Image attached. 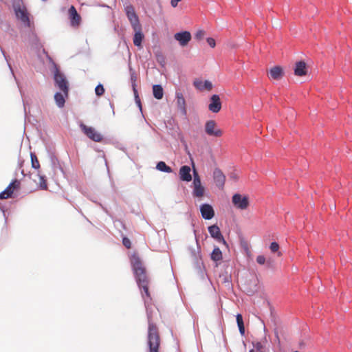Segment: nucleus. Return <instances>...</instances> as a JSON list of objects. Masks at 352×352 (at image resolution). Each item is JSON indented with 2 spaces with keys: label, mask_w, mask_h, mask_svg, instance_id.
I'll return each mask as SVG.
<instances>
[{
  "label": "nucleus",
  "mask_w": 352,
  "mask_h": 352,
  "mask_svg": "<svg viewBox=\"0 0 352 352\" xmlns=\"http://www.w3.org/2000/svg\"><path fill=\"white\" fill-rule=\"evenodd\" d=\"M148 317V346L149 352H159L160 345V336L159 329L153 322V317L151 311L147 312Z\"/></svg>",
  "instance_id": "nucleus-1"
},
{
  "label": "nucleus",
  "mask_w": 352,
  "mask_h": 352,
  "mask_svg": "<svg viewBox=\"0 0 352 352\" xmlns=\"http://www.w3.org/2000/svg\"><path fill=\"white\" fill-rule=\"evenodd\" d=\"M132 265L139 287L144 290V294L148 298H150V294L148 292V279L145 268L139 258H133L132 260Z\"/></svg>",
  "instance_id": "nucleus-2"
},
{
  "label": "nucleus",
  "mask_w": 352,
  "mask_h": 352,
  "mask_svg": "<svg viewBox=\"0 0 352 352\" xmlns=\"http://www.w3.org/2000/svg\"><path fill=\"white\" fill-rule=\"evenodd\" d=\"M13 8L16 18L19 19L25 26L30 27V14L26 8L23 6L22 1L14 0Z\"/></svg>",
  "instance_id": "nucleus-3"
},
{
  "label": "nucleus",
  "mask_w": 352,
  "mask_h": 352,
  "mask_svg": "<svg viewBox=\"0 0 352 352\" xmlns=\"http://www.w3.org/2000/svg\"><path fill=\"white\" fill-rule=\"evenodd\" d=\"M191 162L193 173V182L192 184V195L195 197L201 198L204 195L205 187L201 184L200 176L195 168V163L192 160H191Z\"/></svg>",
  "instance_id": "nucleus-4"
},
{
  "label": "nucleus",
  "mask_w": 352,
  "mask_h": 352,
  "mask_svg": "<svg viewBox=\"0 0 352 352\" xmlns=\"http://www.w3.org/2000/svg\"><path fill=\"white\" fill-rule=\"evenodd\" d=\"M232 201L233 205L240 210H246L249 206V198L246 195L236 193L232 196Z\"/></svg>",
  "instance_id": "nucleus-5"
},
{
  "label": "nucleus",
  "mask_w": 352,
  "mask_h": 352,
  "mask_svg": "<svg viewBox=\"0 0 352 352\" xmlns=\"http://www.w3.org/2000/svg\"><path fill=\"white\" fill-rule=\"evenodd\" d=\"M54 80L57 87L61 90L64 94L67 96H68V82L62 73L59 71H56L54 74Z\"/></svg>",
  "instance_id": "nucleus-6"
},
{
  "label": "nucleus",
  "mask_w": 352,
  "mask_h": 352,
  "mask_svg": "<svg viewBox=\"0 0 352 352\" xmlns=\"http://www.w3.org/2000/svg\"><path fill=\"white\" fill-rule=\"evenodd\" d=\"M21 182L18 179L12 181L8 187L0 193V199H6L12 197V194L15 190H18L20 188Z\"/></svg>",
  "instance_id": "nucleus-7"
},
{
  "label": "nucleus",
  "mask_w": 352,
  "mask_h": 352,
  "mask_svg": "<svg viewBox=\"0 0 352 352\" xmlns=\"http://www.w3.org/2000/svg\"><path fill=\"white\" fill-rule=\"evenodd\" d=\"M80 126L84 133L93 141L99 142L102 140V135L94 128L87 126L84 124H81Z\"/></svg>",
  "instance_id": "nucleus-8"
},
{
  "label": "nucleus",
  "mask_w": 352,
  "mask_h": 352,
  "mask_svg": "<svg viewBox=\"0 0 352 352\" xmlns=\"http://www.w3.org/2000/svg\"><path fill=\"white\" fill-rule=\"evenodd\" d=\"M205 131L210 136L221 137L223 135V131L217 126L214 120H208L205 124Z\"/></svg>",
  "instance_id": "nucleus-9"
},
{
  "label": "nucleus",
  "mask_w": 352,
  "mask_h": 352,
  "mask_svg": "<svg viewBox=\"0 0 352 352\" xmlns=\"http://www.w3.org/2000/svg\"><path fill=\"white\" fill-rule=\"evenodd\" d=\"M125 12L126 16L131 24L132 28L141 25L140 23L139 18L136 14L135 9L133 6H127L125 8Z\"/></svg>",
  "instance_id": "nucleus-10"
},
{
  "label": "nucleus",
  "mask_w": 352,
  "mask_h": 352,
  "mask_svg": "<svg viewBox=\"0 0 352 352\" xmlns=\"http://www.w3.org/2000/svg\"><path fill=\"white\" fill-rule=\"evenodd\" d=\"M191 38V34L188 31H183L174 34V38L179 42L182 47L186 46Z\"/></svg>",
  "instance_id": "nucleus-11"
},
{
  "label": "nucleus",
  "mask_w": 352,
  "mask_h": 352,
  "mask_svg": "<svg viewBox=\"0 0 352 352\" xmlns=\"http://www.w3.org/2000/svg\"><path fill=\"white\" fill-rule=\"evenodd\" d=\"M68 14L71 25L74 28L78 27L81 22V17L74 6L69 8Z\"/></svg>",
  "instance_id": "nucleus-12"
},
{
  "label": "nucleus",
  "mask_w": 352,
  "mask_h": 352,
  "mask_svg": "<svg viewBox=\"0 0 352 352\" xmlns=\"http://www.w3.org/2000/svg\"><path fill=\"white\" fill-rule=\"evenodd\" d=\"M213 179L217 187L223 189L226 182V176L223 172L218 168L213 171Z\"/></svg>",
  "instance_id": "nucleus-13"
},
{
  "label": "nucleus",
  "mask_w": 352,
  "mask_h": 352,
  "mask_svg": "<svg viewBox=\"0 0 352 352\" xmlns=\"http://www.w3.org/2000/svg\"><path fill=\"white\" fill-rule=\"evenodd\" d=\"M221 109V102L219 95L214 94L210 98L208 109L212 113H218Z\"/></svg>",
  "instance_id": "nucleus-14"
},
{
  "label": "nucleus",
  "mask_w": 352,
  "mask_h": 352,
  "mask_svg": "<svg viewBox=\"0 0 352 352\" xmlns=\"http://www.w3.org/2000/svg\"><path fill=\"white\" fill-rule=\"evenodd\" d=\"M208 232L210 236L216 239L218 242L222 243L224 245H226V241H225L223 236L222 235L219 228L216 225H212L208 227Z\"/></svg>",
  "instance_id": "nucleus-15"
},
{
  "label": "nucleus",
  "mask_w": 352,
  "mask_h": 352,
  "mask_svg": "<svg viewBox=\"0 0 352 352\" xmlns=\"http://www.w3.org/2000/svg\"><path fill=\"white\" fill-rule=\"evenodd\" d=\"M200 212L204 219H211L214 216V211L211 205L208 204H202L200 206Z\"/></svg>",
  "instance_id": "nucleus-16"
},
{
  "label": "nucleus",
  "mask_w": 352,
  "mask_h": 352,
  "mask_svg": "<svg viewBox=\"0 0 352 352\" xmlns=\"http://www.w3.org/2000/svg\"><path fill=\"white\" fill-rule=\"evenodd\" d=\"M195 87L199 91H210L212 89V84L208 80L202 81L201 79H195L193 82Z\"/></svg>",
  "instance_id": "nucleus-17"
},
{
  "label": "nucleus",
  "mask_w": 352,
  "mask_h": 352,
  "mask_svg": "<svg viewBox=\"0 0 352 352\" xmlns=\"http://www.w3.org/2000/svg\"><path fill=\"white\" fill-rule=\"evenodd\" d=\"M176 99L177 107L180 110L182 114L184 116L186 115V104L183 94L182 92L177 91Z\"/></svg>",
  "instance_id": "nucleus-18"
},
{
  "label": "nucleus",
  "mask_w": 352,
  "mask_h": 352,
  "mask_svg": "<svg viewBox=\"0 0 352 352\" xmlns=\"http://www.w3.org/2000/svg\"><path fill=\"white\" fill-rule=\"evenodd\" d=\"M190 168L188 166H182L179 172V178L184 182H190L192 180V175L190 174Z\"/></svg>",
  "instance_id": "nucleus-19"
},
{
  "label": "nucleus",
  "mask_w": 352,
  "mask_h": 352,
  "mask_svg": "<svg viewBox=\"0 0 352 352\" xmlns=\"http://www.w3.org/2000/svg\"><path fill=\"white\" fill-rule=\"evenodd\" d=\"M135 34L133 37V43L135 46L140 47L142 45V41L144 38V35L142 33V26H138L133 28Z\"/></svg>",
  "instance_id": "nucleus-20"
},
{
  "label": "nucleus",
  "mask_w": 352,
  "mask_h": 352,
  "mask_svg": "<svg viewBox=\"0 0 352 352\" xmlns=\"http://www.w3.org/2000/svg\"><path fill=\"white\" fill-rule=\"evenodd\" d=\"M306 63L303 61H298L296 63L294 74L298 76H302L307 74Z\"/></svg>",
  "instance_id": "nucleus-21"
},
{
  "label": "nucleus",
  "mask_w": 352,
  "mask_h": 352,
  "mask_svg": "<svg viewBox=\"0 0 352 352\" xmlns=\"http://www.w3.org/2000/svg\"><path fill=\"white\" fill-rule=\"evenodd\" d=\"M283 70L280 66H275L270 70V78L280 80L283 76Z\"/></svg>",
  "instance_id": "nucleus-22"
},
{
  "label": "nucleus",
  "mask_w": 352,
  "mask_h": 352,
  "mask_svg": "<svg viewBox=\"0 0 352 352\" xmlns=\"http://www.w3.org/2000/svg\"><path fill=\"white\" fill-rule=\"evenodd\" d=\"M36 177L38 180L36 179H33L34 182H35L38 187L42 190L47 189V184L46 177L44 175L41 174L40 170L37 171Z\"/></svg>",
  "instance_id": "nucleus-23"
},
{
  "label": "nucleus",
  "mask_w": 352,
  "mask_h": 352,
  "mask_svg": "<svg viewBox=\"0 0 352 352\" xmlns=\"http://www.w3.org/2000/svg\"><path fill=\"white\" fill-rule=\"evenodd\" d=\"M131 80L133 90V92H134V96H135V98L136 102L140 107V98H139V96H138V90L136 89L137 76H136V75L134 73L132 74L131 76Z\"/></svg>",
  "instance_id": "nucleus-24"
},
{
  "label": "nucleus",
  "mask_w": 352,
  "mask_h": 352,
  "mask_svg": "<svg viewBox=\"0 0 352 352\" xmlns=\"http://www.w3.org/2000/svg\"><path fill=\"white\" fill-rule=\"evenodd\" d=\"M153 96L157 99L160 100L163 98L164 96V90L161 85H154L153 86Z\"/></svg>",
  "instance_id": "nucleus-25"
},
{
  "label": "nucleus",
  "mask_w": 352,
  "mask_h": 352,
  "mask_svg": "<svg viewBox=\"0 0 352 352\" xmlns=\"http://www.w3.org/2000/svg\"><path fill=\"white\" fill-rule=\"evenodd\" d=\"M65 97L67 96L64 94L63 92V94L58 92L54 95L56 103L59 107H63L64 106L65 102Z\"/></svg>",
  "instance_id": "nucleus-26"
},
{
  "label": "nucleus",
  "mask_w": 352,
  "mask_h": 352,
  "mask_svg": "<svg viewBox=\"0 0 352 352\" xmlns=\"http://www.w3.org/2000/svg\"><path fill=\"white\" fill-rule=\"evenodd\" d=\"M156 168L157 170L165 172V173H171L173 171L172 168L167 166L164 162H160L157 164Z\"/></svg>",
  "instance_id": "nucleus-27"
},
{
  "label": "nucleus",
  "mask_w": 352,
  "mask_h": 352,
  "mask_svg": "<svg viewBox=\"0 0 352 352\" xmlns=\"http://www.w3.org/2000/svg\"><path fill=\"white\" fill-rule=\"evenodd\" d=\"M211 258L214 261H219L222 259V253L219 248H214L211 254Z\"/></svg>",
  "instance_id": "nucleus-28"
},
{
  "label": "nucleus",
  "mask_w": 352,
  "mask_h": 352,
  "mask_svg": "<svg viewBox=\"0 0 352 352\" xmlns=\"http://www.w3.org/2000/svg\"><path fill=\"white\" fill-rule=\"evenodd\" d=\"M236 322L239 327V331L241 335H244L245 333V327L243 320V317L241 314H239L236 315Z\"/></svg>",
  "instance_id": "nucleus-29"
},
{
  "label": "nucleus",
  "mask_w": 352,
  "mask_h": 352,
  "mask_svg": "<svg viewBox=\"0 0 352 352\" xmlns=\"http://www.w3.org/2000/svg\"><path fill=\"white\" fill-rule=\"evenodd\" d=\"M30 157H31L32 167L36 169L37 170H39L40 163L38 160L36 155L34 153H31Z\"/></svg>",
  "instance_id": "nucleus-30"
},
{
  "label": "nucleus",
  "mask_w": 352,
  "mask_h": 352,
  "mask_svg": "<svg viewBox=\"0 0 352 352\" xmlns=\"http://www.w3.org/2000/svg\"><path fill=\"white\" fill-rule=\"evenodd\" d=\"M272 252L277 253L278 256H282V253L279 252V245L276 242H272L270 245Z\"/></svg>",
  "instance_id": "nucleus-31"
},
{
  "label": "nucleus",
  "mask_w": 352,
  "mask_h": 352,
  "mask_svg": "<svg viewBox=\"0 0 352 352\" xmlns=\"http://www.w3.org/2000/svg\"><path fill=\"white\" fill-rule=\"evenodd\" d=\"M95 93L98 96H101L104 93V88L102 85L99 84L95 88Z\"/></svg>",
  "instance_id": "nucleus-32"
},
{
  "label": "nucleus",
  "mask_w": 352,
  "mask_h": 352,
  "mask_svg": "<svg viewBox=\"0 0 352 352\" xmlns=\"http://www.w3.org/2000/svg\"><path fill=\"white\" fill-rule=\"evenodd\" d=\"M204 36H205V32L204 30H199L196 32V34L195 35V38L197 40L200 41L204 38Z\"/></svg>",
  "instance_id": "nucleus-33"
},
{
  "label": "nucleus",
  "mask_w": 352,
  "mask_h": 352,
  "mask_svg": "<svg viewBox=\"0 0 352 352\" xmlns=\"http://www.w3.org/2000/svg\"><path fill=\"white\" fill-rule=\"evenodd\" d=\"M122 243L123 245L127 248L130 249L131 248V243L129 238L124 237L122 239Z\"/></svg>",
  "instance_id": "nucleus-34"
},
{
  "label": "nucleus",
  "mask_w": 352,
  "mask_h": 352,
  "mask_svg": "<svg viewBox=\"0 0 352 352\" xmlns=\"http://www.w3.org/2000/svg\"><path fill=\"white\" fill-rule=\"evenodd\" d=\"M256 260L259 265H264L266 262V258L263 255H258Z\"/></svg>",
  "instance_id": "nucleus-35"
},
{
  "label": "nucleus",
  "mask_w": 352,
  "mask_h": 352,
  "mask_svg": "<svg viewBox=\"0 0 352 352\" xmlns=\"http://www.w3.org/2000/svg\"><path fill=\"white\" fill-rule=\"evenodd\" d=\"M208 44L212 48H214L216 45L215 40L213 38H207Z\"/></svg>",
  "instance_id": "nucleus-36"
},
{
  "label": "nucleus",
  "mask_w": 352,
  "mask_h": 352,
  "mask_svg": "<svg viewBox=\"0 0 352 352\" xmlns=\"http://www.w3.org/2000/svg\"><path fill=\"white\" fill-rule=\"evenodd\" d=\"M254 346L257 351H261V349L263 348V345L260 342H257L254 343Z\"/></svg>",
  "instance_id": "nucleus-37"
},
{
  "label": "nucleus",
  "mask_w": 352,
  "mask_h": 352,
  "mask_svg": "<svg viewBox=\"0 0 352 352\" xmlns=\"http://www.w3.org/2000/svg\"><path fill=\"white\" fill-rule=\"evenodd\" d=\"M182 0H171L170 1V5L173 8H176L178 5V3L180 2Z\"/></svg>",
  "instance_id": "nucleus-38"
},
{
  "label": "nucleus",
  "mask_w": 352,
  "mask_h": 352,
  "mask_svg": "<svg viewBox=\"0 0 352 352\" xmlns=\"http://www.w3.org/2000/svg\"><path fill=\"white\" fill-rule=\"evenodd\" d=\"M230 179H233L234 181H236L238 179V176L236 173H232L230 176Z\"/></svg>",
  "instance_id": "nucleus-39"
},
{
  "label": "nucleus",
  "mask_w": 352,
  "mask_h": 352,
  "mask_svg": "<svg viewBox=\"0 0 352 352\" xmlns=\"http://www.w3.org/2000/svg\"><path fill=\"white\" fill-rule=\"evenodd\" d=\"M275 335H276V339L278 340V342L280 343V338H279V336H278V332L276 331H275Z\"/></svg>",
  "instance_id": "nucleus-40"
},
{
  "label": "nucleus",
  "mask_w": 352,
  "mask_h": 352,
  "mask_svg": "<svg viewBox=\"0 0 352 352\" xmlns=\"http://www.w3.org/2000/svg\"><path fill=\"white\" fill-rule=\"evenodd\" d=\"M249 352H254V349L250 350Z\"/></svg>",
  "instance_id": "nucleus-41"
},
{
  "label": "nucleus",
  "mask_w": 352,
  "mask_h": 352,
  "mask_svg": "<svg viewBox=\"0 0 352 352\" xmlns=\"http://www.w3.org/2000/svg\"><path fill=\"white\" fill-rule=\"evenodd\" d=\"M294 352H299V351H294Z\"/></svg>",
  "instance_id": "nucleus-42"
}]
</instances>
